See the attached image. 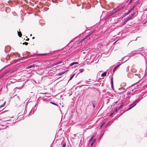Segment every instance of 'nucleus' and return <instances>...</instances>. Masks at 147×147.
Returning a JSON list of instances; mask_svg holds the SVG:
<instances>
[{
    "instance_id": "nucleus-40",
    "label": "nucleus",
    "mask_w": 147,
    "mask_h": 147,
    "mask_svg": "<svg viewBox=\"0 0 147 147\" xmlns=\"http://www.w3.org/2000/svg\"><path fill=\"white\" fill-rule=\"evenodd\" d=\"M113 113H110V116H111L112 115H113Z\"/></svg>"
},
{
    "instance_id": "nucleus-44",
    "label": "nucleus",
    "mask_w": 147,
    "mask_h": 147,
    "mask_svg": "<svg viewBox=\"0 0 147 147\" xmlns=\"http://www.w3.org/2000/svg\"><path fill=\"white\" fill-rule=\"evenodd\" d=\"M29 40V38H28L26 40V41H28Z\"/></svg>"
},
{
    "instance_id": "nucleus-6",
    "label": "nucleus",
    "mask_w": 147,
    "mask_h": 147,
    "mask_svg": "<svg viewBox=\"0 0 147 147\" xmlns=\"http://www.w3.org/2000/svg\"><path fill=\"white\" fill-rule=\"evenodd\" d=\"M36 108H33L31 111H30V114L32 112H33L32 114H33L34 113V112L36 110Z\"/></svg>"
},
{
    "instance_id": "nucleus-52",
    "label": "nucleus",
    "mask_w": 147,
    "mask_h": 147,
    "mask_svg": "<svg viewBox=\"0 0 147 147\" xmlns=\"http://www.w3.org/2000/svg\"><path fill=\"white\" fill-rule=\"evenodd\" d=\"M89 80H90V79H89Z\"/></svg>"
},
{
    "instance_id": "nucleus-28",
    "label": "nucleus",
    "mask_w": 147,
    "mask_h": 147,
    "mask_svg": "<svg viewBox=\"0 0 147 147\" xmlns=\"http://www.w3.org/2000/svg\"><path fill=\"white\" fill-rule=\"evenodd\" d=\"M53 2L54 3H57V0H55V1L53 0Z\"/></svg>"
},
{
    "instance_id": "nucleus-51",
    "label": "nucleus",
    "mask_w": 147,
    "mask_h": 147,
    "mask_svg": "<svg viewBox=\"0 0 147 147\" xmlns=\"http://www.w3.org/2000/svg\"><path fill=\"white\" fill-rule=\"evenodd\" d=\"M32 34H31L30 35V36H32Z\"/></svg>"
},
{
    "instance_id": "nucleus-25",
    "label": "nucleus",
    "mask_w": 147,
    "mask_h": 147,
    "mask_svg": "<svg viewBox=\"0 0 147 147\" xmlns=\"http://www.w3.org/2000/svg\"><path fill=\"white\" fill-rule=\"evenodd\" d=\"M28 42H24V43H23V45L25 44L26 45H28Z\"/></svg>"
},
{
    "instance_id": "nucleus-4",
    "label": "nucleus",
    "mask_w": 147,
    "mask_h": 147,
    "mask_svg": "<svg viewBox=\"0 0 147 147\" xmlns=\"http://www.w3.org/2000/svg\"><path fill=\"white\" fill-rule=\"evenodd\" d=\"M132 18L131 17V16L129 15L128 17V18H126L125 20V22H127V21H129Z\"/></svg>"
},
{
    "instance_id": "nucleus-27",
    "label": "nucleus",
    "mask_w": 147,
    "mask_h": 147,
    "mask_svg": "<svg viewBox=\"0 0 147 147\" xmlns=\"http://www.w3.org/2000/svg\"><path fill=\"white\" fill-rule=\"evenodd\" d=\"M48 54L47 53H43V54H41V55L42 56H43L44 55H46L47 54Z\"/></svg>"
},
{
    "instance_id": "nucleus-24",
    "label": "nucleus",
    "mask_w": 147,
    "mask_h": 147,
    "mask_svg": "<svg viewBox=\"0 0 147 147\" xmlns=\"http://www.w3.org/2000/svg\"><path fill=\"white\" fill-rule=\"evenodd\" d=\"M111 88L113 89L114 87H113V83H111Z\"/></svg>"
},
{
    "instance_id": "nucleus-13",
    "label": "nucleus",
    "mask_w": 147,
    "mask_h": 147,
    "mask_svg": "<svg viewBox=\"0 0 147 147\" xmlns=\"http://www.w3.org/2000/svg\"><path fill=\"white\" fill-rule=\"evenodd\" d=\"M136 14V12H134L131 14V16L132 18H134Z\"/></svg>"
},
{
    "instance_id": "nucleus-11",
    "label": "nucleus",
    "mask_w": 147,
    "mask_h": 147,
    "mask_svg": "<svg viewBox=\"0 0 147 147\" xmlns=\"http://www.w3.org/2000/svg\"><path fill=\"white\" fill-rule=\"evenodd\" d=\"M18 35L20 37H21L22 35L21 32L20 31H19V32L18 31Z\"/></svg>"
},
{
    "instance_id": "nucleus-21",
    "label": "nucleus",
    "mask_w": 147,
    "mask_h": 147,
    "mask_svg": "<svg viewBox=\"0 0 147 147\" xmlns=\"http://www.w3.org/2000/svg\"><path fill=\"white\" fill-rule=\"evenodd\" d=\"M111 122V121H109L108 123H107V125H110L111 124V123H110Z\"/></svg>"
},
{
    "instance_id": "nucleus-46",
    "label": "nucleus",
    "mask_w": 147,
    "mask_h": 147,
    "mask_svg": "<svg viewBox=\"0 0 147 147\" xmlns=\"http://www.w3.org/2000/svg\"><path fill=\"white\" fill-rule=\"evenodd\" d=\"M8 57H7L6 58V60H7L8 59L7 58Z\"/></svg>"
},
{
    "instance_id": "nucleus-37",
    "label": "nucleus",
    "mask_w": 147,
    "mask_h": 147,
    "mask_svg": "<svg viewBox=\"0 0 147 147\" xmlns=\"http://www.w3.org/2000/svg\"><path fill=\"white\" fill-rule=\"evenodd\" d=\"M129 59V58H128V59H125V61H124V62H123V63H124V62H125V61H126L128 59Z\"/></svg>"
},
{
    "instance_id": "nucleus-7",
    "label": "nucleus",
    "mask_w": 147,
    "mask_h": 147,
    "mask_svg": "<svg viewBox=\"0 0 147 147\" xmlns=\"http://www.w3.org/2000/svg\"><path fill=\"white\" fill-rule=\"evenodd\" d=\"M92 33H89L88 34L87 36H86L85 37L82 39V40H84L87 38L88 37H89L91 35Z\"/></svg>"
},
{
    "instance_id": "nucleus-31",
    "label": "nucleus",
    "mask_w": 147,
    "mask_h": 147,
    "mask_svg": "<svg viewBox=\"0 0 147 147\" xmlns=\"http://www.w3.org/2000/svg\"><path fill=\"white\" fill-rule=\"evenodd\" d=\"M134 0H130V1H129V3H132V2L133 1H134Z\"/></svg>"
},
{
    "instance_id": "nucleus-30",
    "label": "nucleus",
    "mask_w": 147,
    "mask_h": 147,
    "mask_svg": "<svg viewBox=\"0 0 147 147\" xmlns=\"http://www.w3.org/2000/svg\"><path fill=\"white\" fill-rule=\"evenodd\" d=\"M111 83H113V78L112 77V78L111 79Z\"/></svg>"
},
{
    "instance_id": "nucleus-47",
    "label": "nucleus",
    "mask_w": 147,
    "mask_h": 147,
    "mask_svg": "<svg viewBox=\"0 0 147 147\" xmlns=\"http://www.w3.org/2000/svg\"><path fill=\"white\" fill-rule=\"evenodd\" d=\"M117 101L116 102H115V104H116V103H117Z\"/></svg>"
},
{
    "instance_id": "nucleus-5",
    "label": "nucleus",
    "mask_w": 147,
    "mask_h": 147,
    "mask_svg": "<svg viewBox=\"0 0 147 147\" xmlns=\"http://www.w3.org/2000/svg\"><path fill=\"white\" fill-rule=\"evenodd\" d=\"M121 64H119L118 65H117L113 69V72H114L121 65Z\"/></svg>"
},
{
    "instance_id": "nucleus-39",
    "label": "nucleus",
    "mask_w": 147,
    "mask_h": 147,
    "mask_svg": "<svg viewBox=\"0 0 147 147\" xmlns=\"http://www.w3.org/2000/svg\"><path fill=\"white\" fill-rule=\"evenodd\" d=\"M140 101V99H138V100H137L136 102H134V103H135V102H138V101Z\"/></svg>"
},
{
    "instance_id": "nucleus-2",
    "label": "nucleus",
    "mask_w": 147,
    "mask_h": 147,
    "mask_svg": "<svg viewBox=\"0 0 147 147\" xmlns=\"http://www.w3.org/2000/svg\"><path fill=\"white\" fill-rule=\"evenodd\" d=\"M133 105L132 104H131L130 105H129V107L127 109V111H128V110H129L130 109H132L133 107H134L136 105V104H135L134 105Z\"/></svg>"
},
{
    "instance_id": "nucleus-16",
    "label": "nucleus",
    "mask_w": 147,
    "mask_h": 147,
    "mask_svg": "<svg viewBox=\"0 0 147 147\" xmlns=\"http://www.w3.org/2000/svg\"><path fill=\"white\" fill-rule=\"evenodd\" d=\"M94 139V136H92L91 137V138H90V140H89V142H91Z\"/></svg>"
},
{
    "instance_id": "nucleus-18",
    "label": "nucleus",
    "mask_w": 147,
    "mask_h": 147,
    "mask_svg": "<svg viewBox=\"0 0 147 147\" xmlns=\"http://www.w3.org/2000/svg\"><path fill=\"white\" fill-rule=\"evenodd\" d=\"M137 54V53H132L131 54V55H129V57H131V55L134 56V55H135L136 54Z\"/></svg>"
},
{
    "instance_id": "nucleus-33",
    "label": "nucleus",
    "mask_w": 147,
    "mask_h": 147,
    "mask_svg": "<svg viewBox=\"0 0 147 147\" xmlns=\"http://www.w3.org/2000/svg\"><path fill=\"white\" fill-rule=\"evenodd\" d=\"M94 142H92L91 144V147H92V146L93 145V144H94Z\"/></svg>"
},
{
    "instance_id": "nucleus-35",
    "label": "nucleus",
    "mask_w": 147,
    "mask_h": 147,
    "mask_svg": "<svg viewBox=\"0 0 147 147\" xmlns=\"http://www.w3.org/2000/svg\"><path fill=\"white\" fill-rule=\"evenodd\" d=\"M95 141H96V139H94V140H93V141H92V142H93L94 143V142H95Z\"/></svg>"
},
{
    "instance_id": "nucleus-12",
    "label": "nucleus",
    "mask_w": 147,
    "mask_h": 147,
    "mask_svg": "<svg viewBox=\"0 0 147 147\" xmlns=\"http://www.w3.org/2000/svg\"><path fill=\"white\" fill-rule=\"evenodd\" d=\"M75 74H73L72 75H71V76H70V77L69 78V81L71 80L74 77V76L75 75Z\"/></svg>"
},
{
    "instance_id": "nucleus-9",
    "label": "nucleus",
    "mask_w": 147,
    "mask_h": 147,
    "mask_svg": "<svg viewBox=\"0 0 147 147\" xmlns=\"http://www.w3.org/2000/svg\"><path fill=\"white\" fill-rule=\"evenodd\" d=\"M78 64V63L77 62H73L71 63V64H70L69 65V66H72V65H74V64Z\"/></svg>"
},
{
    "instance_id": "nucleus-1",
    "label": "nucleus",
    "mask_w": 147,
    "mask_h": 147,
    "mask_svg": "<svg viewBox=\"0 0 147 147\" xmlns=\"http://www.w3.org/2000/svg\"><path fill=\"white\" fill-rule=\"evenodd\" d=\"M91 104L93 106V107L94 108L95 107V105L96 103V102L95 100H93L90 102Z\"/></svg>"
},
{
    "instance_id": "nucleus-10",
    "label": "nucleus",
    "mask_w": 147,
    "mask_h": 147,
    "mask_svg": "<svg viewBox=\"0 0 147 147\" xmlns=\"http://www.w3.org/2000/svg\"><path fill=\"white\" fill-rule=\"evenodd\" d=\"M131 10L130 9H129L128 10V11L127 12H126V13H125V15L126 16V15H128L131 12Z\"/></svg>"
},
{
    "instance_id": "nucleus-34",
    "label": "nucleus",
    "mask_w": 147,
    "mask_h": 147,
    "mask_svg": "<svg viewBox=\"0 0 147 147\" xmlns=\"http://www.w3.org/2000/svg\"><path fill=\"white\" fill-rule=\"evenodd\" d=\"M26 58H27L26 57H23L22 58L20 59H26Z\"/></svg>"
},
{
    "instance_id": "nucleus-41",
    "label": "nucleus",
    "mask_w": 147,
    "mask_h": 147,
    "mask_svg": "<svg viewBox=\"0 0 147 147\" xmlns=\"http://www.w3.org/2000/svg\"><path fill=\"white\" fill-rule=\"evenodd\" d=\"M127 22H125V20L124 21V22L123 23V24H126V23Z\"/></svg>"
},
{
    "instance_id": "nucleus-15",
    "label": "nucleus",
    "mask_w": 147,
    "mask_h": 147,
    "mask_svg": "<svg viewBox=\"0 0 147 147\" xmlns=\"http://www.w3.org/2000/svg\"><path fill=\"white\" fill-rule=\"evenodd\" d=\"M34 67V65H30L28 66L27 67V69H30V68H31L32 67Z\"/></svg>"
},
{
    "instance_id": "nucleus-8",
    "label": "nucleus",
    "mask_w": 147,
    "mask_h": 147,
    "mask_svg": "<svg viewBox=\"0 0 147 147\" xmlns=\"http://www.w3.org/2000/svg\"><path fill=\"white\" fill-rule=\"evenodd\" d=\"M67 71V70H66V71H63V72L59 73L57 74V75L58 76H60L63 75V74H64Z\"/></svg>"
},
{
    "instance_id": "nucleus-14",
    "label": "nucleus",
    "mask_w": 147,
    "mask_h": 147,
    "mask_svg": "<svg viewBox=\"0 0 147 147\" xmlns=\"http://www.w3.org/2000/svg\"><path fill=\"white\" fill-rule=\"evenodd\" d=\"M107 74V72H105L104 73H103L101 74V76L102 77H105V76Z\"/></svg>"
},
{
    "instance_id": "nucleus-19",
    "label": "nucleus",
    "mask_w": 147,
    "mask_h": 147,
    "mask_svg": "<svg viewBox=\"0 0 147 147\" xmlns=\"http://www.w3.org/2000/svg\"><path fill=\"white\" fill-rule=\"evenodd\" d=\"M123 106V105H121L119 107L118 109H121Z\"/></svg>"
},
{
    "instance_id": "nucleus-3",
    "label": "nucleus",
    "mask_w": 147,
    "mask_h": 147,
    "mask_svg": "<svg viewBox=\"0 0 147 147\" xmlns=\"http://www.w3.org/2000/svg\"><path fill=\"white\" fill-rule=\"evenodd\" d=\"M63 62V61L62 60H61L59 62H58L57 63H53V66L56 65L57 64H59L62 63Z\"/></svg>"
},
{
    "instance_id": "nucleus-49",
    "label": "nucleus",
    "mask_w": 147,
    "mask_h": 147,
    "mask_svg": "<svg viewBox=\"0 0 147 147\" xmlns=\"http://www.w3.org/2000/svg\"><path fill=\"white\" fill-rule=\"evenodd\" d=\"M92 81H94V80H92Z\"/></svg>"
},
{
    "instance_id": "nucleus-29",
    "label": "nucleus",
    "mask_w": 147,
    "mask_h": 147,
    "mask_svg": "<svg viewBox=\"0 0 147 147\" xmlns=\"http://www.w3.org/2000/svg\"><path fill=\"white\" fill-rule=\"evenodd\" d=\"M135 6H134L130 9H131V11H132L135 8Z\"/></svg>"
},
{
    "instance_id": "nucleus-42",
    "label": "nucleus",
    "mask_w": 147,
    "mask_h": 147,
    "mask_svg": "<svg viewBox=\"0 0 147 147\" xmlns=\"http://www.w3.org/2000/svg\"><path fill=\"white\" fill-rule=\"evenodd\" d=\"M125 57H124L123 58H122L121 59V60H123L124 59H125Z\"/></svg>"
},
{
    "instance_id": "nucleus-48",
    "label": "nucleus",
    "mask_w": 147,
    "mask_h": 147,
    "mask_svg": "<svg viewBox=\"0 0 147 147\" xmlns=\"http://www.w3.org/2000/svg\"><path fill=\"white\" fill-rule=\"evenodd\" d=\"M32 38V39H34V37H33Z\"/></svg>"
},
{
    "instance_id": "nucleus-53",
    "label": "nucleus",
    "mask_w": 147,
    "mask_h": 147,
    "mask_svg": "<svg viewBox=\"0 0 147 147\" xmlns=\"http://www.w3.org/2000/svg\"><path fill=\"white\" fill-rule=\"evenodd\" d=\"M146 86H147V84H146Z\"/></svg>"
},
{
    "instance_id": "nucleus-45",
    "label": "nucleus",
    "mask_w": 147,
    "mask_h": 147,
    "mask_svg": "<svg viewBox=\"0 0 147 147\" xmlns=\"http://www.w3.org/2000/svg\"><path fill=\"white\" fill-rule=\"evenodd\" d=\"M87 86V85H82V86Z\"/></svg>"
},
{
    "instance_id": "nucleus-36",
    "label": "nucleus",
    "mask_w": 147,
    "mask_h": 147,
    "mask_svg": "<svg viewBox=\"0 0 147 147\" xmlns=\"http://www.w3.org/2000/svg\"><path fill=\"white\" fill-rule=\"evenodd\" d=\"M131 92H128L127 93V95H128L129 94H130Z\"/></svg>"
},
{
    "instance_id": "nucleus-20",
    "label": "nucleus",
    "mask_w": 147,
    "mask_h": 147,
    "mask_svg": "<svg viewBox=\"0 0 147 147\" xmlns=\"http://www.w3.org/2000/svg\"><path fill=\"white\" fill-rule=\"evenodd\" d=\"M66 146V143H64L62 145V147H65Z\"/></svg>"
},
{
    "instance_id": "nucleus-17",
    "label": "nucleus",
    "mask_w": 147,
    "mask_h": 147,
    "mask_svg": "<svg viewBox=\"0 0 147 147\" xmlns=\"http://www.w3.org/2000/svg\"><path fill=\"white\" fill-rule=\"evenodd\" d=\"M51 103L55 105H56V106H57V105L55 103H54V102H51Z\"/></svg>"
},
{
    "instance_id": "nucleus-26",
    "label": "nucleus",
    "mask_w": 147,
    "mask_h": 147,
    "mask_svg": "<svg viewBox=\"0 0 147 147\" xmlns=\"http://www.w3.org/2000/svg\"><path fill=\"white\" fill-rule=\"evenodd\" d=\"M5 102H4V104H3V105H1V106H0V107H4V105H5Z\"/></svg>"
},
{
    "instance_id": "nucleus-32",
    "label": "nucleus",
    "mask_w": 147,
    "mask_h": 147,
    "mask_svg": "<svg viewBox=\"0 0 147 147\" xmlns=\"http://www.w3.org/2000/svg\"><path fill=\"white\" fill-rule=\"evenodd\" d=\"M90 82V81H88V80L86 81H85V83L86 84H88L89 83H87V82Z\"/></svg>"
},
{
    "instance_id": "nucleus-50",
    "label": "nucleus",
    "mask_w": 147,
    "mask_h": 147,
    "mask_svg": "<svg viewBox=\"0 0 147 147\" xmlns=\"http://www.w3.org/2000/svg\"><path fill=\"white\" fill-rule=\"evenodd\" d=\"M114 13H115L116 12L115 11H114Z\"/></svg>"
},
{
    "instance_id": "nucleus-43",
    "label": "nucleus",
    "mask_w": 147,
    "mask_h": 147,
    "mask_svg": "<svg viewBox=\"0 0 147 147\" xmlns=\"http://www.w3.org/2000/svg\"><path fill=\"white\" fill-rule=\"evenodd\" d=\"M37 104H36L35 105V107H34L35 108H37Z\"/></svg>"
},
{
    "instance_id": "nucleus-23",
    "label": "nucleus",
    "mask_w": 147,
    "mask_h": 147,
    "mask_svg": "<svg viewBox=\"0 0 147 147\" xmlns=\"http://www.w3.org/2000/svg\"><path fill=\"white\" fill-rule=\"evenodd\" d=\"M118 109L117 108H115L114 109V112H116L117 111H118Z\"/></svg>"
},
{
    "instance_id": "nucleus-22",
    "label": "nucleus",
    "mask_w": 147,
    "mask_h": 147,
    "mask_svg": "<svg viewBox=\"0 0 147 147\" xmlns=\"http://www.w3.org/2000/svg\"><path fill=\"white\" fill-rule=\"evenodd\" d=\"M79 71L80 72H82L84 71V70L83 69H80L79 70Z\"/></svg>"
},
{
    "instance_id": "nucleus-38",
    "label": "nucleus",
    "mask_w": 147,
    "mask_h": 147,
    "mask_svg": "<svg viewBox=\"0 0 147 147\" xmlns=\"http://www.w3.org/2000/svg\"><path fill=\"white\" fill-rule=\"evenodd\" d=\"M104 124L103 123L102 124V125L100 126V128H102V127L103 125Z\"/></svg>"
}]
</instances>
